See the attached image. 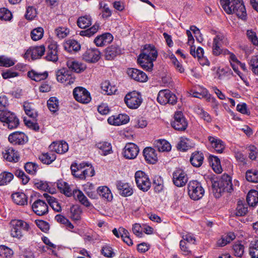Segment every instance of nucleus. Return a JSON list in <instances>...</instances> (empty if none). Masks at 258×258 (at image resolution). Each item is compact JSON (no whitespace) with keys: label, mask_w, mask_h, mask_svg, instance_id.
I'll use <instances>...</instances> for the list:
<instances>
[{"label":"nucleus","mask_w":258,"mask_h":258,"mask_svg":"<svg viewBox=\"0 0 258 258\" xmlns=\"http://www.w3.org/2000/svg\"><path fill=\"white\" fill-rule=\"evenodd\" d=\"M220 3L227 14H235L241 19H245L247 15L242 0H221Z\"/></svg>","instance_id":"1"},{"label":"nucleus","mask_w":258,"mask_h":258,"mask_svg":"<svg viewBox=\"0 0 258 258\" xmlns=\"http://www.w3.org/2000/svg\"><path fill=\"white\" fill-rule=\"evenodd\" d=\"M212 187L216 198H219L223 192H231L233 190L231 178L228 175H223L220 178L212 181Z\"/></svg>","instance_id":"2"},{"label":"nucleus","mask_w":258,"mask_h":258,"mask_svg":"<svg viewBox=\"0 0 258 258\" xmlns=\"http://www.w3.org/2000/svg\"><path fill=\"white\" fill-rule=\"evenodd\" d=\"M11 234L13 237L22 238L29 230L30 226L26 222L21 220H14L11 222Z\"/></svg>","instance_id":"3"},{"label":"nucleus","mask_w":258,"mask_h":258,"mask_svg":"<svg viewBox=\"0 0 258 258\" xmlns=\"http://www.w3.org/2000/svg\"><path fill=\"white\" fill-rule=\"evenodd\" d=\"M0 121L10 130L17 128L20 123L19 119L15 114L9 111L0 113Z\"/></svg>","instance_id":"4"},{"label":"nucleus","mask_w":258,"mask_h":258,"mask_svg":"<svg viewBox=\"0 0 258 258\" xmlns=\"http://www.w3.org/2000/svg\"><path fill=\"white\" fill-rule=\"evenodd\" d=\"M205 193L200 182L197 180L190 181L188 185V194L190 198L194 200H198L201 199Z\"/></svg>","instance_id":"5"},{"label":"nucleus","mask_w":258,"mask_h":258,"mask_svg":"<svg viewBox=\"0 0 258 258\" xmlns=\"http://www.w3.org/2000/svg\"><path fill=\"white\" fill-rule=\"evenodd\" d=\"M136 182L139 188L144 191H148L151 185L147 175L142 171H138L135 175Z\"/></svg>","instance_id":"6"},{"label":"nucleus","mask_w":258,"mask_h":258,"mask_svg":"<svg viewBox=\"0 0 258 258\" xmlns=\"http://www.w3.org/2000/svg\"><path fill=\"white\" fill-rule=\"evenodd\" d=\"M124 100L127 106L131 109L138 108L142 102L141 95L136 91L126 94Z\"/></svg>","instance_id":"7"},{"label":"nucleus","mask_w":258,"mask_h":258,"mask_svg":"<svg viewBox=\"0 0 258 258\" xmlns=\"http://www.w3.org/2000/svg\"><path fill=\"white\" fill-rule=\"evenodd\" d=\"M157 101L162 105L167 103L174 104L176 103L177 97L169 90H160L157 98Z\"/></svg>","instance_id":"8"},{"label":"nucleus","mask_w":258,"mask_h":258,"mask_svg":"<svg viewBox=\"0 0 258 258\" xmlns=\"http://www.w3.org/2000/svg\"><path fill=\"white\" fill-rule=\"evenodd\" d=\"M73 95L75 99L81 103L87 104L91 100L90 93L82 87L75 88L73 90Z\"/></svg>","instance_id":"9"},{"label":"nucleus","mask_w":258,"mask_h":258,"mask_svg":"<svg viewBox=\"0 0 258 258\" xmlns=\"http://www.w3.org/2000/svg\"><path fill=\"white\" fill-rule=\"evenodd\" d=\"M56 76L58 82L64 83L66 85H71L75 80L72 73L64 68L58 70L56 73Z\"/></svg>","instance_id":"10"},{"label":"nucleus","mask_w":258,"mask_h":258,"mask_svg":"<svg viewBox=\"0 0 258 258\" xmlns=\"http://www.w3.org/2000/svg\"><path fill=\"white\" fill-rule=\"evenodd\" d=\"M172 126L176 130L184 131L187 126V122L181 111L174 114V120L171 122Z\"/></svg>","instance_id":"11"},{"label":"nucleus","mask_w":258,"mask_h":258,"mask_svg":"<svg viewBox=\"0 0 258 258\" xmlns=\"http://www.w3.org/2000/svg\"><path fill=\"white\" fill-rule=\"evenodd\" d=\"M139 152V149L137 145L133 143H127L123 149L122 155L127 159L136 158Z\"/></svg>","instance_id":"12"},{"label":"nucleus","mask_w":258,"mask_h":258,"mask_svg":"<svg viewBox=\"0 0 258 258\" xmlns=\"http://www.w3.org/2000/svg\"><path fill=\"white\" fill-rule=\"evenodd\" d=\"M32 211L38 216H43L48 212V206L43 200L38 199L31 206Z\"/></svg>","instance_id":"13"},{"label":"nucleus","mask_w":258,"mask_h":258,"mask_svg":"<svg viewBox=\"0 0 258 258\" xmlns=\"http://www.w3.org/2000/svg\"><path fill=\"white\" fill-rule=\"evenodd\" d=\"M172 180L175 185L178 187H182L187 183L188 178L183 170L178 169L173 173Z\"/></svg>","instance_id":"14"},{"label":"nucleus","mask_w":258,"mask_h":258,"mask_svg":"<svg viewBox=\"0 0 258 258\" xmlns=\"http://www.w3.org/2000/svg\"><path fill=\"white\" fill-rule=\"evenodd\" d=\"M101 57V53L96 48L87 49L82 55L84 60L90 63H95L98 61Z\"/></svg>","instance_id":"15"},{"label":"nucleus","mask_w":258,"mask_h":258,"mask_svg":"<svg viewBox=\"0 0 258 258\" xmlns=\"http://www.w3.org/2000/svg\"><path fill=\"white\" fill-rule=\"evenodd\" d=\"M158 55L157 51L153 45H146L143 50V52L139 56L141 58H146L148 60L154 61L156 60Z\"/></svg>","instance_id":"16"},{"label":"nucleus","mask_w":258,"mask_h":258,"mask_svg":"<svg viewBox=\"0 0 258 258\" xmlns=\"http://www.w3.org/2000/svg\"><path fill=\"white\" fill-rule=\"evenodd\" d=\"M225 37L223 35L217 34L213 39L212 51L214 55L217 56L222 54L223 49L222 46L224 43Z\"/></svg>","instance_id":"17"},{"label":"nucleus","mask_w":258,"mask_h":258,"mask_svg":"<svg viewBox=\"0 0 258 258\" xmlns=\"http://www.w3.org/2000/svg\"><path fill=\"white\" fill-rule=\"evenodd\" d=\"M127 74L131 78L138 82H145L148 79L147 75L144 72L137 69H128Z\"/></svg>","instance_id":"18"},{"label":"nucleus","mask_w":258,"mask_h":258,"mask_svg":"<svg viewBox=\"0 0 258 258\" xmlns=\"http://www.w3.org/2000/svg\"><path fill=\"white\" fill-rule=\"evenodd\" d=\"M9 141L14 145H23L27 141V137L23 132H16L10 134Z\"/></svg>","instance_id":"19"},{"label":"nucleus","mask_w":258,"mask_h":258,"mask_svg":"<svg viewBox=\"0 0 258 258\" xmlns=\"http://www.w3.org/2000/svg\"><path fill=\"white\" fill-rule=\"evenodd\" d=\"M45 59L53 62L58 60L57 45L56 43L52 42L48 45Z\"/></svg>","instance_id":"20"},{"label":"nucleus","mask_w":258,"mask_h":258,"mask_svg":"<svg viewBox=\"0 0 258 258\" xmlns=\"http://www.w3.org/2000/svg\"><path fill=\"white\" fill-rule=\"evenodd\" d=\"M50 151L58 154H63L69 149L68 144L66 142H53L49 147Z\"/></svg>","instance_id":"21"},{"label":"nucleus","mask_w":258,"mask_h":258,"mask_svg":"<svg viewBox=\"0 0 258 258\" xmlns=\"http://www.w3.org/2000/svg\"><path fill=\"white\" fill-rule=\"evenodd\" d=\"M67 66L71 71L80 73L86 68V65L74 59H69L67 61Z\"/></svg>","instance_id":"22"},{"label":"nucleus","mask_w":258,"mask_h":258,"mask_svg":"<svg viewBox=\"0 0 258 258\" xmlns=\"http://www.w3.org/2000/svg\"><path fill=\"white\" fill-rule=\"evenodd\" d=\"M113 37L109 33H106L101 35L98 36L94 40L97 46H103L111 43Z\"/></svg>","instance_id":"23"},{"label":"nucleus","mask_w":258,"mask_h":258,"mask_svg":"<svg viewBox=\"0 0 258 258\" xmlns=\"http://www.w3.org/2000/svg\"><path fill=\"white\" fill-rule=\"evenodd\" d=\"M116 186L119 194L123 197H128L133 194V188L127 183L119 181Z\"/></svg>","instance_id":"24"},{"label":"nucleus","mask_w":258,"mask_h":258,"mask_svg":"<svg viewBox=\"0 0 258 258\" xmlns=\"http://www.w3.org/2000/svg\"><path fill=\"white\" fill-rule=\"evenodd\" d=\"M108 122L111 125H119L126 123L129 121V117L125 114H119L118 116H112L108 118Z\"/></svg>","instance_id":"25"},{"label":"nucleus","mask_w":258,"mask_h":258,"mask_svg":"<svg viewBox=\"0 0 258 258\" xmlns=\"http://www.w3.org/2000/svg\"><path fill=\"white\" fill-rule=\"evenodd\" d=\"M45 48L44 45L32 47L28 50L27 52L30 54L32 59L40 58L44 53Z\"/></svg>","instance_id":"26"},{"label":"nucleus","mask_w":258,"mask_h":258,"mask_svg":"<svg viewBox=\"0 0 258 258\" xmlns=\"http://www.w3.org/2000/svg\"><path fill=\"white\" fill-rule=\"evenodd\" d=\"M120 53V48L117 45H112L105 49L104 56L107 60H112Z\"/></svg>","instance_id":"27"},{"label":"nucleus","mask_w":258,"mask_h":258,"mask_svg":"<svg viewBox=\"0 0 258 258\" xmlns=\"http://www.w3.org/2000/svg\"><path fill=\"white\" fill-rule=\"evenodd\" d=\"M143 155L145 160L150 163L154 164L157 161V156L154 149L147 147L143 151Z\"/></svg>","instance_id":"28"},{"label":"nucleus","mask_w":258,"mask_h":258,"mask_svg":"<svg viewBox=\"0 0 258 258\" xmlns=\"http://www.w3.org/2000/svg\"><path fill=\"white\" fill-rule=\"evenodd\" d=\"M208 140L212 147L217 153H221L223 152L225 149V145L222 140L217 138L211 136L208 137Z\"/></svg>","instance_id":"29"},{"label":"nucleus","mask_w":258,"mask_h":258,"mask_svg":"<svg viewBox=\"0 0 258 258\" xmlns=\"http://www.w3.org/2000/svg\"><path fill=\"white\" fill-rule=\"evenodd\" d=\"M203 154L199 151L194 152L190 158L191 164L196 167H200L203 164Z\"/></svg>","instance_id":"30"},{"label":"nucleus","mask_w":258,"mask_h":258,"mask_svg":"<svg viewBox=\"0 0 258 258\" xmlns=\"http://www.w3.org/2000/svg\"><path fill=\"white\" fill-rule=\"evenodd\" d=\"M4 158L9 162H17L19 156L17 151L13 148H9L3 152Z\"/></svg>","instance_id":"31"},{"label":"nucleus","mask_w":258,"mask_h":258,"mask_svg":"<svg viewBox=\"0 0 258 258\" xmlns=\"http://www.w3.org/2000/svg\"><path fill=\"white\" fill-rule=\"evenodd\" d=\"M236 237L233 232H229L223 235L217 242L218 246L223 247L233 240Z\"/></svg>","instance_id":"32"},{"label":"nucleus","mask_w":258,"mask_h":258,"mask_svg":"<svg viewBox=\"0 0 258 258\" xmlns=\"http://www.w3.org/2000/svg\"><path fill=\"white\" fill-rule=\"evenodd\" d=\"M27 75L32 80L39 82L46 79L48 77V73L47 72L38 73L34 70H31L27 73Z\"/></svg>","instance_id":"33"},{"label":"nucleus","mask_w":258,"mask_h":258,"mask_svg":"<svg viewBox=\"0 0 258 258\" xmlns=\"http://www.w3.org/2000/svg\"><path fill=\"white\" fill-rule=\"evenodd\" d=\"M14 202L17 205L24 206L27 204V197L23 192H16L12 195Z\"/></svg>","instance_id":"34"},{"label":"nucleus","mask_w":258,"mask_h":258,"mask_svg":"<svg viewBox=\"0 0 258 258\" xmlns=\"http://www.w3.org/2000/svg\"><path fill=\"white\" fill-rule=\"evenodd\" d=\"M155 147L159 152L169 151L171 149L170 144L165 140H158L154 142Z\"/></svg>","instance_id":"35"},{"label":"nucleus","mask_w":258,"mask_h":258,"mask_svg":"<svg viewBox=\"0 0 258 258\" xmlns=\"http://www.w3.org/2000/svg\"><path fill=\"white\" fill-rule=\"evenodd\" d=\"M246 201L249 206H255L258 203V191L250 190L247 195Z\"/></svg>","instance_id":"36"},{"label":"nucleus","mask_w":258,"mask_h":258,"mask_svg":"<svg viewBox=\"0 0 258 258\" xmlns=\"http://www.w3.org/2000/svg\"><path fill=\"white\" fill-rule=\"evenodd\" d=\"M57 186L61 192H62L67 197H71L73 192L68 183L63 180H58L57 182Z\"/></svg>","instance_id":"37"},{"label":"nucleus","mask_w":258,"mask_h":258,"mask_svg":"<svg viewBox=\"0 0 258 258\" xmlns=\"http://www.w3.org/2000/svg\"><path fill=\"white\" fill-rule=\"evenodd\" d=\"M40 160L44 164H50L56 159L55 154L50 151L46 153H42L39 157Z\"/></svg>","instance_id":"38"},{"label":"nucleus","mask_w":258,"mask_h":258,"mask_svg":"<svg viewBox=\"0 0 258 258\" xmlns=\"http://www.w3.org/2000/svg\"><path fill=\"white\" fill-rule=\"evenodd\" d=\"M92 24V18L90 15H85L79 17L77 25L80 28L85 29Z\"/></svg>","instance_id":"39"},{"label":"nucleus","mask_w":258,"mask_h":258,"mask_svg":"<svg viewBox=\"0 0 258 258\" xmlns=\"http://www.w3.org/2000/svg\"><path fill=\"white\" fill-rule=\"evenodd\" d=\"M43 196L46 198L47 202L54 210L58 212L61 211V208L60 204L55 198L50 196L47 194H44Z\"/></svg>","instance_id":"40"},{"label":"nucleus","mask_w":258,"mask_h":258,"mask_svg":"<svg viewBox=\"0 0 258 258\" xmlns=\"http://www.w3.org/2000/svg\"><path fill=\"white\" fill-rule=\"evenodd\" d=\"M210 160V164L213 170L217 173H221L222 171V168L220 159L217 156L211 155Z\"/></svg>","instance_id":"41"},{"label":"nucleus","mask_w":258,"mask_h":258,"mask_svg":"<svg viewBox=\"0 0 258 258\" xmlns=\"http://www.w3.org/2000/svg\"><path fill=\"white\" fill-rule=\"evenodd\" d=\"M74 198L77 199L82 205L86 207H89L90 203L88 201L87 197L80 190H74L73 194Z\"/></svg>","instance_id":"42"},{"label":"nucleus","mask_w":258,"mask_h":258,"mask_svg":"<svg viewBox=\"0 0 258 258\" xmlns=\"http://www.w3.org/2000/svg\"><path fill=\"white\" fill-rule=\"evenodd\" d=\"M99 195L103 199L110 201L112 199V195L107 186L99 187L97 189Z\"/></svg>","instance_id":"43"},{"label":"nucleus","mask_w":258,"mask_h":258,"mask_svg":"<svg viewBox=\"0 0 258 258\" xmlns=\"http://www.w3.org/2000/svg\"><path fill=\"white\" fill-rule=\"evenodd\" d=\"M99 27V24L98 23H95V24L90 28L81 31L80 32V35L82 36L90 37L94 35L98 31Z\"/></svg>","instance_id":"44"},{"label":"nucleus","mask_w":258,"mask_h":258,"mask_svg":"<svg viewBox=\"0 0 258 258\" xmlns=\"http://www.w3.org/2000/svg\"><path fill=\"white\" fill-rule=\"evenodd\" d=\"M47 105L51 112L55 113L59 109L58 100L55 97H51L48 100Z\"/></svg>","instance_id":"45"},{"label":"nucleus","mask_w":258,"mask_h":258,"mask_svg":"<svg viewBox=\"0 0 258 258\" xmlns=\"http://www.w3.org/2000/svg\"><path fill=\"white\" fill-rule=\"evenodd\" d=\"M247 212V206L245 204H243L241 201H238L234 214L236 216H244Z\"/></svg>","instance_id":"46"},{"label":"nucleus","mask_w":258,"mask_h":258,"mask_svg":"<svg viewBox=\"0 0 258 258\" xmlns=\"http://www.w3.org/2000/svg\"><path fill=\"white\" fill-rule=\"evenodd\" d=\"M97 147L102 151L101 154L104 156L110 154L112 152L111 145L108 142L99 143L97 144Z\"/></svg>","instance_id":"47"},{"label":"nucleus","mask_w":258,"mask_h":258,"mask_svg":"<svg viewBox=\"0 0 258 258\" xmlns=\"http://www.w3.org/2000/svg\"><path fill=\"white\" fill-rule=\"evenodd\" d=\"M31 103L24 102L23 107L26 114L32 118L37 116V113Z\"/></svg>","instance_id":"48"},{"label":"nucleus","mask_w":258,"mask_h":258,"mask_svg":"<svg viewBox=\"0 0 258 258\" xmlns=\"http://www.w3.org/2000/svg\"><path fill=\"white\" fill-rule=\"evenodd\" d=\"M80 44L75 40H70L68 41L64 45V48L69 52L74 51H78L80 49Z\"/></svg>","instance_id":"49"},{"label":"nucleus","mask_w":258,"mask_h":258,"mask_svg":"<svg viewBox=\"0 0 258 258\" xmlns=\"http://www.w3.org/2000/svg\"><path fill=\"white\" fill-rule=\"evenodd\" d=\"M153 61L150 60L146 58H141V57L139 56L138 58V63L144 69L151 71L153 67Z\"/></svg>","instance_id":"50"},{"label":"nucleus","mask_w":258,"mask_h":258,"mask_svg":"<svg viewBox=\"0 0 258 258\" xmlns=\"http://www.w3.org/2000/svg\"><path fill=\"white\" fill-rule=\"evenodd\" d=\"M246 179L251 182H258V170L250 169L245 173Z\"/></svg>","instance_id":"51"},{"label":"nucleus","mask_w":258,"mask_h":258,"mask_svg":"<svg viewBox=\"0 0 258 258\" xmlns=\"http://www.w3.org/2000/svg\"><path fill=\"white\" fill-rule=\"evenodd\" d=\"M249 253L251 258H258V240H255L250 242Z\"/></svg>","instance_id":"52"},{"label":"nucleus","mask_w":258,"mask_h":258,"mask_svg":"<svg viewBox=\"0 0 258 258\" xmlns=\"http://www.w3.org/2000/svg\"><path fill=\"white\" fill-rule=\"evenodd\" d=\"M14 177L12 173L9 172H3L0 174V186L7 184Z\"/></svg>","instance_id":"53"},{"label":"nucleus","mask_w":258,"mask_h":258,"mask_svg":"<svg viewBox=\"0 0 258 258\" xmlns=\"http://www.w3.org/2000/svg\"><path fill=\"white\" fill-rule=\"evenodd\" d=\"M101 88L107 95H111L116 91V87L114 86H111L108 81H105L102 83Z\"/></svg>","instance_id":"54"},{"label":"nucleus","mask_w":258,"mask_h":258,"mask_svg":"<svg viewBox=\"0 0 258 258\" xmlns=\"http://www.w3.org/2000/svg\"><path fill=\"white\" fill-rule=\"evenodd\" d=\"M85 166L87 168L81 171V176H79V178L85 179L87 176H93L95 174V171L94 168L87 163H85Z\"/></svg>","instance_id":"55"},{"label":"nucleus","mask_w":258,"mask_h":258,"mask_svg":"<svg viewBox=\"0 0 258 258\" xmlns=\"http://www.w3.org/2000/svg\"><path fill=\"white\" fill-rule=\"evenodd\" d=\"M70 33V30L66 27H58L55 29V34L59 39L66 37Z\"/></svg>","instance_id":"56"},{"label":"nucleus","mask_w":258,"mask_h":258,"mask_svg":"<svg viewBox=\"0 0 258 258\" xmlns=\"http://www.w3.org/2000/svg\"><path fill=\"white\" fill-rule=\"evenodd\" d=\"M43 33L44 30L42 27L34 29L31 32V38L34 41L39 40L42 38Z\"/></svg>","instance_id":"57"},{"label":"nucleus","mask_w":258,"mask_h":258,"mask_svg":"<svg viewBox=\"0 0 258 258\" xmlns=\"http://www.w3.org/2000/svg\"><path fill=\"white\" fill-rule=\"evenodd\" d=\"M233 253L235 256L241 257L244 251V246L239 242H236L233 245Z\"/></svg>","instance_id":"58"},{"label":"nucleus","mask_w":258,"mask_h":258,"mask_svg":"<svg viewBox=\"0 0 258 258\" xmlns=\"http://www.w3.org/2000/svg\"><path fill=\"white\" fill-rule=\"evenodd\" d=\"M85 167V163H81L79 164L77 163L72 164L71 166V169L72 173L74 176L79 178V176H81V173H78L77 172H81L82 169Z\"/></svg>","instance_id":"59"},{"label":"nucleus","mask_w":258,"mask_h":258,"mask_svg":"<svg viewBox=\"0 0 258 258\" xmlns=\"http://www.w3.org/2000/svg\"><path fill=\"white\" fill-rule=\"evenodd\" d=\"M190 141L187 138H182L177 144V148L180 151H186L190 147Z\"/></svg>","instance_id":"60"},{"label":"nucleus","mask_w":258,"mask_h":258,"mask_svg":"<svg viewBox=\"0 0 258 258\" xmlns=\"http://www.w3.org/2000/svg\"><path fill=\"white\" fill-rule=\"evenodd\" d=\"M13 254V250L5 245H0V256L3 258H10Z\"/></svg>","instance_id":"61"},{"label":"nucleus","mask_w":258,"mask_h":258,"mask_svg":"<svg viewBox=\"0 0 258 258\" xmlns=\"http://www.w3.org/2000/svg\"><path fill=\"white\" fill-rule=\"evenodd\" d=\"M71 218L75 221L79 220L81 219L82 211L78 207L73 206L71 208Z\"/></svg>","instance_id":"62"},{"label":"nucleus","mask_w":258,"mask_h":258,"mask_svg":"<svg viewBox=\"0 0 258 258\" xmlns=\"http://www.w3.org/2000/svg\"><path fill=\"white\" fill-rule=\"evenodd\" d=\"M195 46H191L190 47V53L194 57H197L199 59L202 58L204 56V49L201 47H198L196 50Z\"/></svg>","instance_id":"63"},{"label":"nucleus","mask_w":258,"mask_h":258,"mask_svg":"<svg viewBox=\"0 0 258 258\" xmlns=\"http://www.w3.org/2000/svg\"><path fill=\"white\" fill-rule=\"evenodd\" d=\"M249 64L252 72L255 75H258V55L251 57Z\"/></svg>","instance_id":"64"}]
</instances>
